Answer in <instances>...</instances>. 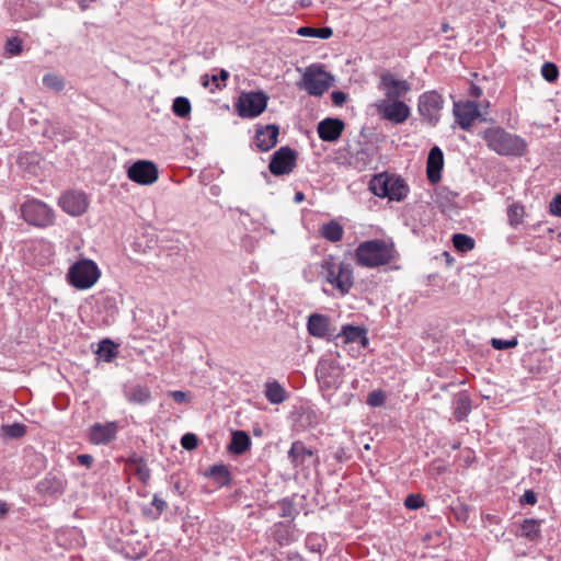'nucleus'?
I'll return each instance as SVG.
<instances>
[{
    "instance_id": "1",
    "label": "nucleus",
    "mask_w": 561,
    "mask_h": 561,
    "mask_svg": "<svg viewBox=\"0 0 561 561\" xmlns=\"http://www.w3.org/2000/svg\"><path fill=\"white\" fill-rule=\"evenodd\" d=\"M396 256L392 244L381 240L360 243L355 251L356 263L365 267H377L390 263Z\"/></svg>"
},
{
    "instance_id": "2",
    "label": "nucleus",
    "mask_w": 561,
    "mask_h": 561,
    "mask_svg": "<svg viewBox=\"0 0 561 561\" xmlns=\"http://www.w3.org/2000/svg\"><path fill=\"white\" fill-rule=\"evenodd\" d=\"M369 190L378 197H387L389 201L401 202L409 194V186L405 181L387 172L373 176L369 181Z\"/></svg>"
},
{
    "instance_id": "3",
    "label": "nucleus",
    "mask_w": 561,
    "mask_h": 561,
    "mask_svg": "<svg viewBox=\"0 0 561 561\" xmlns=\"http://www.w3.org/2000/svg\"><path fill=\"white\" fill-rule=\"evenodd\" d=\"M321 274L325 280L345 295L353 287V270L350 264L339 262L334 257L329 256L321 263Z\"/></svg>"
},
{
    "instance_id": "4",
    "label": "nucleus",
    "mask_w": 561,
    "mask_h": 561,
    "mask_svg": "<svg viewBox=\"0 0 561 561\" xmlns=\"http://www.w3.org/2000/svg\"><path fill=\"white\" fill-rule=\"evenodd\" d=\"M483 137L489 148L499 154L520 156L526 149V144L522 138L501 128L486 129Z\"/></svg>"
},
{
    "instance_id": "5",
    "label": "nucleus",
    "mask_w": 561,
    "mask_h": 561,
    "mask_svg": "<svg viewBox=\"0 0 561 561\" xmlns=\"http://www.w3.org/2000/svg\"><path fill=\"white\" fill-rule=\"evenodd\" d=\"M100 277V268L95 262L89 259H82L73 263L66 275L68 283L79 290L93 287Z\"/></svg>"
},
{
    "instance_id": "6",
    "label": "nucleus",
    "mask_w": 561,
    "mask_h": 561,
    "mask_svg": "<svg viewBox=\"0 0 561 561\" xmlns=\"http://www.w3.org/2000/svg\"><path fill=\"white\" fill-rule=\"evenodd\" d=\"M316 374L320 389L327 392L328 396L337 390L343 383V367L332 355L320 359Z\"/></svg>"
},
{
    "instance_id": "7",
    "label": "nucleus",
    "mask_w": 561,
    "mask_h": 561,
    "mask_svg": "<svg viewBox=\"0 0 561 561\" xmlns=\"http://www.w3.org/2000/svg\"><path fill=\"white\" fill-rule=\"evenodd\" d=\"M334 83V77L321 65H311L305 69L300 87L310 95L320 96Z\"/></svg>"
},
{
    "instance_id": "8",
    "label": "nucleus",
    "mask_w": 561,
    "mask_h": 561,
    "mask_svg": "<svg viewBox=\"0 0 561 561\" xmlns=\"http://www.w3.org/2000/svg\"><path fill=\"white\" fill-rule=\"evenodd\" d=\"M268 96L261 91L243 92L238 99V114L241 117H256L265 111Z\"/></svg>"
},
{
    "instance_id": "9",
    "label": "nucleus",
    "mask_w": 561,
    "mask_h": 561,
    "mask_svg": "<svg viewBox=\"0 0 561 561\" xmlns=\"http://www.w3.org/2000/svg\"><path fill=\"white\" fill-rule=\"evenodd\" d=\"M23 219L34 226L46 227L53 224L51 209L41 201L27 199L21 205Z\"/></svg>"
},
{
    "instance_id": "10",
    "label": "nucleus",
    "mask_w": 561,
    "mask_h": 561,
    "mask_svg": "<svg viewBox=\"0 0 561 561\" xmlns=\"http://www.w3.org/2000/svg\"><path fill=\"white\" fill-rule=\"evenodd\" d=\"M374 106L381 118L393 124L404 123L411 114L410 107L400 100L381 99Z\"/></svg>"
},
{
    "instance_id": "11",
    "label": "nucleus",
    "mask_w": 561,
    "mask_h": 561,
    "mask_svg": "<svg viewBox=\"0 0 561 561\" xmlns=\"http://www.w3.org/2000/svg\"><path fill=\"white\" fill-rule=\"evenodd\" d=\"M127 176L137 184L150 185L158 180V169L151 161L138 160L128 168Z\"/></svg>"
},
{
    "instance_id": "12",
    "label": "nucleus",
    "mask_w": 561,
    "mask_h": 561,
    "mask_svg": "<svg viewBox=\"0 0 561 561\" xmlns=\"http://www.w3.org/2000/svg\"><path fill=\"white\" fill-rule=\"evenodd\" d=\"M453 113L456 122L466 130L472 126L476 119L483 115L479 110V105L472 101L455 102Z\"/></svg>"
},
{
    "instance_id": "13",
    "label": "nucleus",
    "mask_w": 561,
    "mask_h": 561,
    "mask_svg": "<svg viewBox=\"0 0 561 561\" xmlns=\"http://www.w3.org/2000/svg\"><path fill=\"white\" fill-rule=\"evenodd\" d=\"M379 89L383 91V99L399 100L411 90V87L408 81L398 79L388 72L381 76Z\"/></svg>"
},
{
    "instance_id": "14",
    "label": "nucleus",
    "mask_w": 561,
    "mask_h": 561,
    "mask_svg": "<svg viewBox=\"0 0 561 561\" xmlns=\"http://www.w3.org/2000/svg\"><path fill=\"white\" fill-rule=\"evenodd\" d=\"M295 152L288 147H282L272 157L270 171L274 175L290 173L295 167Z\"/></svg>"
},
{
    "instance_id": "15",
    "label": "nucleus",
    "mask_w": 561,
    "mask_h": 561,
    "mask_svg": "<svg viewBox=\"0 0 561 561\" xmlns=\"http://www.w3.org/2000/svg\"><path fill=\"white\" fill-rule=\"evenodd\" d=\"M288 458L297 472L309 468L316 461L312 450L308 449L300 440L291 444Z\"/></svg>"
},
{
    "instance_id": "16",
    "label": "nucleus",
    "mask_w": 561,
    "mask_h": 561,
    "mask_svg": "<svg viewBox=\"0 0 561 561\" xmlns=\"http://www.w3.org/2000/svg\"><path fill=\"white\" fill-rule=\"evenodd\" d=\"M443 108V98L436 91H430L420 96L419 111L430 122H436L439 111Z\"/></svg>"
},
{
    "instance_id": "17",
    "label": "nucleus",
    "mask_w": 561,
    "mask_h": 561,
    "mask_svg": "<svg viewBox=\"0 0 561 561\" xmlns=\"http://www.w3.org/2000/svg\"><path fill=\"white\" fill-rule=\"evenodd\" d=\"M60 207L71 216H80L88 208V198L81 192H67L59 198Z\"/></svg>"
},
{
    "instance_id": "18",
    "label": "nucleus",
    "mask_w": 561,
    "mask_h": 561,
    "mask_svg": "<svg viewBox=\"0 0 561 561\" xmlns=\"http://www.w3.org/2000/svg\"><path fill=\"white\" fill-rule=\"evenodd\" d=\"M116 434L115 422L95 423L90 427L89 439L94 445H106L116 437Z\"/></svg>"
},
{
    "instance_id": "19",
    "label": "nucleus",
    "mask_w": 561,
    "mask_h": 561,
    "mask_svg": "<svg viewBox=\"0 0 561 561\" xmlns=\"http://www.w3.org/2000/svg\"><path fill=\"white\" fill-rule=\"evenodd\" d=\"M279 130L276 125H266L256 129L255 144L262 151H268L277 144Z\"/></svg>"
},
{
    "instance_id": "20",
    "label": "nucleus",
    "mask_w": 561,
    "mask_h": 561,
    "mask_svg": "<svg viewBox=\"0 0 561 561\" xmlns=\"http://www.w3.org/2000/svg\"><path fill=\"white\" fill-rule=\"evenodd\" d=\"M344 128L342 121L337 118H327L319 123L318 134L324 141H335L341 136Z\"/></svg>"
},
{
    "instance_id": "21",
    "label": "nucleus",
    "mask_w": 561,
    "mask_h": 561,
    "mask_svg": "<svg viewBox=\"0 0 561 561\" xmlns=\"http://www.w3.org/2000/svg\"><path fill=\"white\" fill-rule=\"evenodd\" d=\"M444 165V156L438 147H433L427 157L426 173L431 183H437L440 180V171Z\"/></svg>"
},
{
    "instance_id": "22",
    "label": "nucleus",
    "mask_w": 561,
    "mask_h": 561,
    "mask_svg": "<svg viewBox=\"0 0 561 561\" xmlns=\"http://www.w3.org/2000/svg\"><path fill=\"white\" fill-rule=\"evenodd\" d=\"M329 319L328 317L320 313H312L308 319V331L316 337H324L329 331Z\"/></svg>"
},
{
    "instance_id": "23",
    "label": "nucleus",
    "mask_w": 561,
    "mask_h": 561,
    "mask_svg": "<svg viewBox=\"0 0 561 561\" xmlns=\"http://www.w3.org/2000/svg\"><path fill=\"white\" fill-rule=\"evenodd\" d=\"M339 337L343 339L344 343L359 342L363 347H366L368 344L366 332L359 327L345 325L339 334Z\"/></svg>"
},
{
    "instance_id": "24",
    "label": "nucleus",
    "mask_w": 561,
    "mask_h": 561,
    "mask_svg": "<svg viewBox=\"0 0 561 561\" xmlns=\"http://www.w3.org/2000/svg\"><path fill=\"white\" fill-rule=\"evenodd\" d=\"M265 397L271 403L278 404L285 401L286 391L277 381H271L265 386Z\"/></svg>"
},
{
    "instance_id": "25",
    "label": "nucleus",
    "mask_w": 561,
    "mask_h": 561,
    "mask_svg": "<svg viewBox=\"0 0 561 561\" xmlns=\"http://www.w3.org/2000/svg\"><path fill=\"white\" fill-rule=\"evenodd\" d=\"M320 233L327 240L336 242L340 241L343 237V228L339 222L330 221L329 224L321 227Z\"/></svg>"
},
{
    "instance_id": "26",
    "label": "nucleus",
    "mask_w": 561,
    "mask_h": 561,
    "mask_svg": "<svg viewBox=\"0 0 561 561\" xmlns=\"http://www.w3.org/2000/svg\"><path fill=\"white\" fill-rule=\"evenodd\" d=\"M250 446V437L242 431H237L232 434L230 450L234 454H243Z\"/></svg>"
},
{
    "instance_id": "27",
    "label": "nucleus",
    "mask_w": 561,
    "mask_h": 561,
    "mask_svg": "<svg viewBox=\"0 0 561 561\" xmlns=\"http://www.w3.org/2000/svg\"><path fill=\"white\" fill-rule=\"evenodd\" d=\"M297 34L299 36L304 37H319V38H330L333 34V31L331 27H309V26H301L297 30Z\"/></svg>"
},
{
    "instance_id": "28",
    "label": "nucleus",
    "mask_w": 561,
    "mask_h": 561,
    "mask_svg": "<svg viewBox=\"0 0 561 561\" xmlns=\"http://www.w3.org/2000/svg\"><path fill=\"white\" fill-rule=\"evenodd\" d=\"M173 113L182 118H186L190 116L192 107L188 99L184 96H178L173 100L172 104Z\"/></svg>"
},
{
    "instance_id": "29",
    "label": "nucleus",
    "mask_w": 561,
    "mask_h": 561,
    "mask_svg": "<svg viewBox=\"0 0 561 561\" xmlns=\"http://www.w3.org/2000/svg\"><path fill=\"white\" fill-rule=\"evenodd\" d=\"M471 410V402L468 396L460 394L456 401L455 416L458 421L463 420Z\"/></svg>"
},
{
    "instance_id": "30",
    "label": "nucleus",
    "mask_w": 561,
    "mask_h": 561,
    "mask_svg": "<svg viewBox=\"0 0 561 561\" xmlns=\"http://www.w3.org/2000/svg\"><path fill=\"white\" fill-rule=\"evenodd\" d=\"M151 393L147 387L136 386L128 392V400L135 403H146L150 400Z\"/></svg>"
},
{
    "instance_id": "31",
    "label": "nucleus",
    "mask_w": 561,
    "mask_h": 561,
    "mask_svg": "<svg viewBox=\"0 0 561 561\" xmlns=\"http://www.w3.org/2000/svg\"><path fill=\"white\" fill-rule=\"evenodd\" d=\"M208 476L219 485H226L230 481L229 471L222 465L211 467L208 471Z\"/></svg>"
},
{
    "instance_id": "32",
    "label": "nucleus",
    "mask_w": 561,
    "mask_h": 561,
    "mask_svg": "<svg viewBox=\"0 0 561 561\" xmlns=\"http://www.w3.org/2000/svg\"><path fill=\"white\" fill-rule=\"evenodd\" d=\"M540 525L536 519H526L520 526V535L528 539H535L539 536Z\"/></svg>"
},
{
    "instance_id": "33",
    "label": "nucleus",
    "mask_w": 561,
    "mask_h": 561,
    "mask_svg": "<svg viewBox=\"0 0 561 561\" xmlns=\"http://www.w3.org/2000/svg\"><path fill=\"white\" fill-rule=\"evenodd\" d=\"M453 243L454 247L461 252H468L474 247V240L471 237L462 233L454 234Z\"/></svg>"
},
{
    "instance_id": "34",
    "label": "nucleus",
    "mask_w": 561,
    "mask_h": 561,
    "mask_svg": "<svg viewBox=\"0 0 561 561\" xmlns=\"http://www.w3.org/2000/svg\"><path fill=\"white\" fill-rule=\"evenodd\" d=\"M45 88L53 91H61L65 87L64 79L55 73H47L43 77Z\"/></svg>"
},
{
    "instance_id": "35",
    "label": "nucleus",
    "mask_w": 561,
    "mask_h": 561,
    "mask_svg": "<svg viewBox=\"0 0 561 561\" xmlns=\"http://www.w3.org/2000/svg\"><path fill=\"white\" fill-rule=\"evenodd\" d=\"M507 216L512 226H518L523 221L525 209L522 205L513 204L508 207Z\"/></svg>"
},
{
    "instance_id": "36",
    "label": "nucleus",
    "mask_w": 561,
    "mask_h": 561,
    "mask_svg": "<svg viewBox=\"0 0 561 561\" xmlns=\"http://www.w3.org/2000/svg\"><path fill=\"white\" fill-rule=\"evenodd\" d=\"M98 354L106 362H111L116 355V346L108 340L102 341L99 345Z\"/></svg>"
},
{
    "instance_id": "37",
    "label": "nucleus",
    "mask_w": 561,
    "mask_h": 561,
    "mask_svg": "<svg viewBox=\"0 0 561 561\" xmlns=\"http://www.w3.org/2000/svg\"><path fill=\"white\" fill-rule=\"evenodd\" d=\"M25 433V427L22 424L14 423L12 425H4L1 427V434L5 437L18 438L23 436Z\"/></svg>"
},
{
    "instance_id": "38",
    "label": "nucleus",
    "mask_w": 561,
    "mask_h": 561,
    "mask_svg": "<svg viewBox=\"0 0 561 561\" xmlns=\"http://www.w3.org/2000/svg\"><path fill=\"white\" fill-rule=\"evenodd\" d=\"M541 75L547 81L553 82L557 80L559 71L554 64L545 62L541 67Z\"/></svg>"
},
{
    "instance_id": "39",
    "label": "nucleus",
    "mask_w": 561,
    "mask_h": 561,
    "mask_svg": "<svg viewBox=\"0 0 561 561\" xmlns=\"http://www.w3.org/2000/svg\"><path fill=\"white\" fill-rule=\"evenodd\" d=\"M404 505L409 510H417L424 505V501L419 494H410L407 496Z\"/></svg>"
},
{
    "instance_id": "40",
    "label": "nucleus",
    "mask_w": 561,
    "mask_h": 561,
    "mask_svg": "<svg viewBox=\"0 0 561 561\" xmlns=\"http://www.w3.org/2000/svg\"><path fill=\"white\" fill-rule=\"evenodd\" d=\"M5 50L11 56H16L22 51V43L19 38L14 37L7 42Z\"/></svg>"
},
{
    "instance_id": "41",
    "label": "nucleus",
    "mask_w": 561,
    "mask_h": 561,
    "mask_svg": "<svg viewBox=\"0 0 561 561\" xmlns=\"http://www.w3.org/2000/svg\"><path fill=\"white\" fill-rule=\"evenodd\" d=\"M491 343L495 350H506V348L515 347L517 345V340L516 339H512V340L492 339Z\"/></svg>"
},
{
    "instance_id": "42",
    "label": "nucleus",
    "mask_w": 561,
    "mask_h": 561,
    "mask_svg": "<svg viewBox=\"0 0 561 561\" xmlns=\"http://www.w3.org/2000/svg\"><path fill=\"white\" fill-rule=\"evenodd\" d=\"M181 445L186 450H192L197 447V437L195 434L187 433L182 436Z\"/></svg>"
},
{
    "instance_id": "43",
    "label": "nucleus",
    "mask_w": 561,
    "mask_h": 561,
    "mask_svg": "<svg viewBox=\"0 0 561 561\" xmlns=\"http://www.w3.org/2000/svg\"><path fill=\"white\" fill-rule=\"evenodd\" d=\"M151 505L154 507L156 512H150V514L153 518H157L167 507V502L160 499L158 495H154Z\"/></svg>"
},
{
    "instance_id": "44",
    "label": "nucleus",
    "mask_w": 561,
    "mask_h": 561,
    "mask_svg": "<svg viewBox=\"0 0 561 561\" xmlns=\"http://www.w3.org/2000/svg\"><path fill=\"white\" fill-rule=\"evenodd\" d=\"M202 84L205 88H208L210 84H213L216 89H221L224 84L219 82V78L217 75H204L202 77Z\"/></svg>"
},
{
    "instance_id": "45",
    "label": "nucleus",
    "mask_w": 561,
    "mask_h": 561,
    "mask_svg": "<svg viewBox=\"0 0 561 561\" xmlns=\"http://www.w3.org/2000/svg\"><path fill=\"white\" fill-rule=\"evenodd\" d=\"M385 401V394L381 391H374L368 394L367 403L371 407H379Z\"/></svg>"
},
{
    "instance_id": "46",
    "label": "nucleus",
    "mask_w": 561,
    "mask_h": 561,
    "mask_svg": "<svg viewBox=\"0 0 561 561\" xmlns=\"http://www.w3.org/2000/svg\"><path fill=\"white\" fill-rule=\"evenodd\" d=\"M170 397L180 404H185L190 402V394L185 391L174 390L170 391Z\"/></svg>"
},
{
    "instance_id": "47",
    "label": "nucleus",
    "mask_w": 561,
    "mask_h": 561,
    "mask_svg": "<svg viewBox=\"0 0 561 561\" xmlns=\"http://www.w3.org/2000/svg\"><path fill=\"white\" fill-rule=\"evenodd\" d=\"M549 207L552 215L561 217V194L553 197Z\"/></svg>"
},
{
    "instance_id": "48",
    "label": "nucleus",
    "mask_w": 561,
    "mask_h": 561,
    "mask_svg": "<svg viewBox=\"0 0 561 561\" xmlns=\"http://www.w3.org/2000/svg\"><path fill=\"white\" fill-rule=\"evenodd\" d=\"M334 105L341 106L346 101V94L341 91H334L331 95Z\"/></svg>"
},
{
    "instance_id": "49",
    "label": "nucleus",
    "mask_w": 561,
    "mask_h": 561,
    "mask_svg": "<svg viewBox=\"0 0 561 561\" xmlns=\"http://www.w3.org/2000/svg\"><path fill=\"white\" fill-rule=\"evenodd\" d=\"M523 503L534 505L537 502V496L533 491H526L520 500Z\"/></svg>"
},
{
    "instance_id": "50",
    "label": "nucleus",
    "mask_w": 561,
    "mask_h": 561,
    "mask_svg": "<svg viewBox=\"0 0 561 561\" xmlns=\"http://www.w3.org/2000/svg\"><path fill=\"white\" fill-rule=\"evenodd\" d=\"M77 460H78V462H79L80 465L85 466V467H90V466H91V463L93 462V458H92V456L87 455V454L79 455V456L77 457Z\"/></svg>"
},
{
    "instance_id": "51",
    "label": "nucleus",
    "mask_w": 561,
    "mask_h": 561,
    "mask_svg": "<svg viewBox=\"0 0 561 561\" xmlns=\"http://www.w3.org/2000/svg\"><path fill=\"white\" fill-rule=\"evenodd\" d=\"M470 95L478 99L482 95V90L478 85H471Z\"/></svg>"
},
{
    "instance_id": "52",
    "label": "nucleus",
    "mask_w": 561,
    "mask_h": 561,
    "mask_svg": "<svg viewBox=\"0 0 561 561\" xmlns=\"http://www.w3.org/2000/svg\"><path fill=\"white\" fill-rule=\"evenodd\" d=\"M219 78V82L225 85L226 80L229 78V72L221 69L219 71V75H217Z\"/></svg>"
},
{
    "instance_id": "53",
    "label": "nucleus",
    "mask_w": 561,
    "mask_h": 561,
    "mask_svg": "<svg viewBox=\"0 0 561 561\" xmlns=\"http://www.w3.org/2000/svg\"><path fill=\"white\" fill-rule=\"evenodd\" d=\"M9 511L8 504L3 501H0V517L5 515Z\"/></svg>"
},
{
    "instance_id": "54",
    "label": "nucleus",
    "mask_w": 561,
    "mask_h": 561,
    "mask_svg": "<svg viewBox=\"0 0 561 561\" xmlns=\"http://www.w3.org/2000/svg\"><path fill=\"white\" fill-rule=\"evenodd\" d=\"M304 199V194L301 192L296 193L295 201L301 202Z\"/></svg>"
},
{
    "instance_id": "55",
    "label": "nucleus",
    "mask_w": 561,
    "mask_h": 561,
    "mask_svg": "<svg viewBox=\"0 0 561 561\" xmlns=\"http://www.w3.org/2000/svg\"><path fill=\"white\" fill-rule=\"evenodd\" d=\"M139 473H140V476H141V479H142V480H146V479H148V477H149V473H148V472H142V471L140 470V471H139Z\"/></svg>"
},
{
    "instance_id": "56",
    "label": "nucleus",
    "mask_w": 561,
    "mask_h": 561,
    "mask_svg": "<svg viewBox=\"0 0 561 561\" xmlns=\"http://www.w3.org/2000/svg\"><path fill=\"white\" fill-rule=\"evenodd\" d=\"M448 28H449V26H448L447 24H444V25H443V31H444V32H447V31H448Z\"/></svg>"
}]
</instances>
